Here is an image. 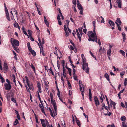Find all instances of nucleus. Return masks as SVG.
I'll return each mask as SVG.
<instances>
[{
	"instance_id": "f257e3e1",
	"label": "nucleus",
	"mask_w": 127,
	"mask_h": 127,
	"mask_svg": "<svg viewBox=\"0 0 127 127\" xmlns=\"http://www.w3.org/2000/svg\"><path fill=\"white\" fill-rule=\"evenodd\" d=\"M88 35L89 37L88 40L89 41H94V40L96 39V37H97L96 33H93L92 31L88 32Z\"/></svg>"
},
{
	"instance_id": "f03ea898",
	"label": "nucleus",
	"mask_w": 127,
	"mask_h": 127,
	"mask_svg": "<svg viewBox=\"0 0 127 127\" xmlns=\"http://www.w3.org/2000/svg\"><path fill=\"white\" fill-rule=\"evenodd\" d=\"M82 69L83 70L85 71V72L89 74V73L90 68L88 67V64L87 62L82 63Z\"/></svg>"
},
{
	"instance_id": "7ed1b4c3",
	"label": "nucleus",
	"mask_w": 127,
	"mask_h": 127,
	"mask_svg": "<svg viewBox=\"0 0 127 127\" xmlns=\"http://www.w3.org/2000/svg\"><path fill=\"white\" fill-rule=\"evenodd\" d=\"M10 41L13 47L16 46H18L19 45V42L16 39L11 38V39Z\"/></svg>"
},
{
	"instance_id": "20e7f679",
	"label": "nucleus",
	"mask_w": 127,
	"mask_h": 127,
	"mask_svg": "<svg viewBox=\"0 0 127 127\" xmlns=\"http://www.w3.org/2000/svg\"><path fill=\"white\" fill-rule=\"evenodd\" d=\"M80 82L81 83V81H80V90L81 92V94L82 96H83V99H84V90L85 86H84L82 84H80Z\"/></svg>"
},
{
	"instance_id": "39448f33",
	"label": "nucleus",
	"mask_w": 127,
	"mask_h": 127,
	"mask_svg": "<svg viewBox=\"0 0 127 127\" xmlns=\"http://www.w3.org/2000/svg\"><path fill=\"white\" fill-rule=\"evenodd\" d=\"M5 88L6 90L9 91L11 89V86L10 84L5 83L4 84Z\"/></svg>"
},
{
	"instance_id": "423d86ee",
	"label": "nucleus",
	"mask_w": 127,
	"mask_h": 127,
	"mask_svg": "<svg viewBox=\"0 0 127 127\" xmlns=\"http://www.w3.org/2000/svg\"><path fill=\"white\" fill-rule=\"evenodd\" d=\"M95 102L96 106L98 107L99 104V102L97 97L95 96L94 97Z\"/></svg>"
},
{
	"instance_id": "0eeeda50",
	"label": "nucleus",
	"mask_w": 127,
	"mask_h": 127,
	"mask_svg": "<svg viewBox=\"0 0 127 127\" xmlns=\"http://www.w3.org/2000/svg\"><path fill=\"white\" fill-rule=\"evenodd\" d=\"M38 41L39 42V43H40V46H41V47L42 48V49L43 48V46L42 45L44 44V39L43 38H42V42H41V40L39 38V37H38Z\"/></svg>"
},
{
	"instance_id": "6e6552de",
	"label": "nucleus",
	"mask_w": 127,
	"mask_h": 127,
	"mask_svg": "<svg viewBox=\"0 0 127 127\" xmlns=\"http://www.w3.org/2000/svg\"><path fill=\"white\" fill-rule=\"evenodd\" d=\"M51 103L53 105L55 110L56 109V108H57L56 103L55 100L53 99L51 100Z\"/></svg>"
},
{
	"instance_id": "1a4fd4ad",
	"label": "nucleus",
	"mask_w": 127,
	"mask_h": 127,
	"mask_svg": "<svg viewBox=\"0 0 127 127\" xmlns=\"http://www.w3.org/2000/svg\"><path fill=\"white\" fill-rule=\"evenodd\" d=\"M37 84L38 89L37 92L38 93V92H39L40 93H41V89L40 84V83L38 82L37 83Z\"/></svg>"
},
{
	"instance_id": "9d476101",
	"label": "nucleus",
	"mask_w": 127,
	"mask_h": 127,
	"mask_svg": "<svg viewBox=\"0 0 127 127\" xmlns=\"http://www.w3.org/2000/svg\"><path fill=\"white\" fill-rule=\"evenodd\" d=\"M81 57L82 58V63H85L86 62V59L84 56V55L83 54H82L81 55Z\"/></svg>"
},
{
	"instance_id": "9b49d317",
	"label": "nucleus",
	"mask_w": 127,
	"mask_h": 127,
	"mask_svg": "<svg viewBox=\"0 0 127 127\" xmlns=\"http://www.w3.org/2000/svg\"><path fill=\"white\" fill-rule=\"evenodd\" d=\"M89 98L90 99V101H92V95L91 91V89H89Z\"/></svg>"
},
{
	"instance_id": "f8f14e48",
	"label": "nucleus",
	"mask_w": 127,
	"mask_h": 127,
	"mask_svg": "<svg viewBox=\"0 0 127 127\" xmlns=\"http://www.w3.org/2000/svg\"><path fill=\"white\" fill-rule=\"evenodd\" d=\"M83 8L82 6L80 4V14L83 15Z\"/></svg>"
},
{
	"instance_id": "ddd939ff",
	"label": "nucleus",
	"mask_w": 127,
	"mask_h": 127,
	"mask_svg": "<svg viewBox=\"0 0 127 127\" xmlns=\"http://www.w3.org/2000/svg\"><path fill=\"white\" fill-rule=\"evenodd\" d=\"M106 79L109 82H110L109 79V78L108 75L107 73H106L104 75Z\"/></svg>"
},
{
	"instance_id": "4468645a",
	"label": "nucleus",
	"mask_w": 127,
	"mask_h": 127,
	"mask_svg": "<svg viewBox=\"0 0 127 127\" xmlns=\"http://www.w3.org/2000/svg\"><path fill=\"white\" fill-rule=\"evenodd\" d=\"M117 2L118 4V7L120 8H121V4L120 0H117Z\"/></svg>"
},
{
	"instance_id": "2eb2a0df",
	"label": "nucleus",
	"mask_w": 127,
	"mask_h": 127,
	"mask_svg": "<svg viewBox=\"0 0 127 127\" xmlns=\"http://www.w3.org/2000/svg\"><path fill=\"white\" fill-rule=\"evenodd\" d=\"M44 23H45V24L48 27L49 25V24L48 22L46 17L44 16Z\"/></svg>"
},
{
	"instance_id": "dca6fc26",
	"label": "nucleus",
	"mask_w": 127,
	"mask_h": 127,
	"mask_svg": "<svg viewBox=\"0 0 127 127\" xmlns=\"http://www.w3.org/2000/svg\"><path fill=\"white\" fill-rule=\"evenodd\" d=\"M122 34V35L123 41L125 42L126 39L125 34L124 32H123Z\"/></svg>"
},
{
	"instance_id": "f3484780",
	"label": "nucleus",
	"mask_w": 127,
	"mask_h": 127,
	"mask_svg": "<svg viewBox=\"0 0 127 127\" xmlns=\"http://www.w3.org/2000/svg\"><path fill=\"white\" fill-rule=\"evenodd\" d=\"M27 85L28 86L29 88V89L30 90H33V86L32 84H29V85Z\"/></svg>"
},
{
	"instance_id": "a211bd4d",
	"label": "nucleus",
	"mask_w": 127,
	"mask_h": 127,
	"mask_svg": "<svg viewBox=\"0 0 127 127\" xmlns=\"http://www.w3.org/2000/svg\"><path fill=\"white\" fill-rule=\"evenodd\" d=\"M27 44L28 49L29 50V51L30 52L32 49L30 46V43L29 42L27 43Z\"/></svg>"
},
{
	"instance_id": "6ab92c4d",
	"label": "nucleus",
	"mask_w": 127,
	"mask_h": 127,
	"mask_svg": "<svg viewBox=\"0 0 127 127\" xmlns=\"http://www.w3.org/2000/svg\"><path fill=\"white\" fill-rule=\"evenodd\" d=\"M4 69L5 70H7L8 68V66L6 63H4Z\"/></svg>"
},
{
	"instance_id": "aec40b11",
	"label": "nucleus",
	"mask_w": 127,
	"mask_h": 127,
	"mask_svg": "<svg viewBox=\"0 0 127 127\" xmlns=\"http://www.w3.org/2000/svg\"><path fill=\"white\" fill-rule=\"evenodd\" d=\"M83 26L84 29H83V31L86 34L87 29L86 28V25L85 22H84V23Z\"/></svg>"
},
{
	"instance_id": "412c9836",
	"label": "nucleus",
	"mask_w": 127,
	"mask_h": 127,
	"mask_svg": "<svg viewBox=\"0 0 127 127\" xmlns=\"http://www.w3.org/2000/svg\"><path fill=\"white\" fill-rule=\"evenodd\" d=\"M108 23L111 26H114L115 25L114 23L111 20L109 21Z\"/></svg>"
},
{
	"instance_id": "4be33fe9",
	"label": "nucleus",
	"mask_w": 127,
	"mask_h": 127,
	"mask_svg": "<svg viewBox=\"0 0 127 127\" xmlns=\"http://www.w3.org/2000/svg\"><path fill=\"white\" fill-rule=\"evenodd\" d=\"M30 52L31 53L32 55H33V57H34L36 55V52H35V51L34 50H32Z\"/></svg>"
},
{
	"instance_id": "5701e85b",
	"label": "nucleus",
	"mask_w": 127,
	"mask_h": 127,
	"mask_svg": "<svg viewBox=\"0 0 127 127\" xmlns=\"http://www.w3.org/2000/svg\"><path fill=\"white\" fill-rule=\"evenodd\" d=\"M6 18L9 21H10V18L9 17V14L8 12L7 13L6 12Z\"/></svg>"
},
{
	"instance_id": "b1692460",
	"label": "nucleus",
	"mask_w": 127,
	"mask_h": 127,
	"mask_svg": "<svg viewBox=\"0 0 127 127\" xmlns=\"http://www.w3.org/2000/svg\"><path fill=\"white\" fill-rule=\"evenodd\" d=\"M121 120L122 121L126 120V118L124 116H122L121 118Z\"/></svg>"
},
{
	"instance_id": "393cba45",
	"label": "nucleus",
	"mask_w": 127,
	"mask_h": 127,
	"mask_svg": "<svg viewBox=\"0 0 127 127\" xmlns=\"http://www.w3.org/2000/svg\"><path fill=\"white\" fill-rule=\"evenodd\" d=\"M115 22H117V23H119V25H121V22L120 19L119 18H118L116 20V21Z\"/></svg>"
},
{
	"instance_id": "a878e982",
	"label": "nucleus",
	"mask_w": 127,
	"mask_h": 127,
	"mask_svg": "<svg viewBox=\"0 0 127 127\" xmlns=\"http://www.w3.org/2000/svg\"><path fill=\"white\" fill-rule=\"evenodd\" d=\"M120 52L122 54L123 56H124L125 58V53L124 51L122 50H120Z\"/></svg>"
},
{
	"instance_id": "bb28decb",
	"label": "nucleus",
	"mask_w": 127,
	"mask_h": 127,
	"mask_svg": "<svg viewBox=\"0 0 127 127\" xmlns=\"http://www.w3.org/2000/svg\"><path fill=\"white\" fill-rule=\"evenodd\" d=\"M18 46H15L14 47H13L14 49L17 52H19V49L18 48Z\"/></svg>"
},
{
	"instance_id": "cd10ccee",
	"label": "nucleus",
	"mask_w": 127,
	"mask_h": 127,
	"mask_svg": "<svg viewBox=\"0 0 127 127\" xmlns=\"http://www.w3.org/2000/svg\"><path fill=\"white\" fill-rule=\"evenodd\" d=\"M103 97L104 98L103 94H101V96H100V99L101 100V102L103 101Z\"/></svg>"
},
{
	"instance_id": "c85d7f7f",
	"label": "nucleus",
	"mask_w": 127,
	"mask_h": 127,
	"mask_svg": "<svg viewBox=\"0 0 127 127\" xmlns=\"http://www.w3.org/2000/svg\"><path fill=\"white\" fill-rule=\"evenodd\" d=\"M48 109H49L50 112V115H51L52 117H54V115L53 113V112L51 110V109L50 107H49Z\"/></svg>"
},
{
	"instance_id": "c756f323",
	"label": "nucleus",
	"mask_w": 127,
	"mask_h": 127,
	"mask_svg": "<svg viewBox=\"0 0 127 127\" xmlns=\"http://www.w3.org/2000/svg\"><path fill=\"white\" fill-rule=\"evenodd\" d=\"M25 78H26V83L27 84V85H29V81L28 80V78L27 76H25Z\"/></svg>"
},
{
	"instance_id": "7c9ffc66",
	"label": "nucleus",
	"mask_w": 127,
	"mask_h": 127,
	"mask_svg": "<svg viewBox=\"0 0 127 127\" xmlns=\"http://www.w3.org/2000/svg\"><path fill=\"white\" fill-rule=\"evenodd\" d=\"M111 50L109 49L107 51V55L108 56H110L111 53Z\"/></svg>"
},
{
	"instance_id": "2f4dec72",
	"label": "nucleus",
	"mask_w": 127,
	"mask_h": 127,
	"mask_svg": "<svg viewBox=\"0 0 127 127\" xmlns=\"http://www.w3.org/2000/svg\"><path fill=\"white\" fill-rule=\"evenodd\" d=\"M115 23L117 26L118 29L120 31H121V27L120 26V25H119L117 23V22H115Z\"/></svg>"
},
{
	"instance_id": "473e14b6",
	"label": "nucleus",
	"mask_w": 127,
	"mask_h": 127,
	"mask_svg": "<svg viewBox=\"0 0 127 127\" xmlns=\"http://www.w3.org/2000/svg\"><path fill=\"white\" fill-rule=\"evenodd\" d=\"M31 65H30L31 66V67L32 68V69L33 70L34 72H35V68L33 66V65L32 63H31Z\"/></svg>"
},
{
	"instance_id": "72a5a7b5",
	"label": "nucleus",
	"mask_w": 127,
	"mask_h": 127,
	"mask_svg": "<svg viewBox=\"0 0 127 127\" xmlns=\"http://www.w3.org/2000/svg\"><path fill=\"white\" fill-rule=\"evenodd\" d=\"M13 79V81L15 83V85L16 86V80H15V75H13L12 76Z\"/></svg>"
},
{
	"instance_id": "f704fd0d",
	"label": "nucleus",
	"mask_w": 127,
	"mask_h": 127,
	"mask_svg": "<svg viewBox=\"0 0 127 127\" xmlns=\"http://www.w3.org/2000/svg\"><path fill=\"white\" fill-rule=\"evenodd\" d=\"M62 65L63 66V68H65L64 67V64H65V62L64 60H63L62 62Z\"/></svg>"
},
{
	"instance_id": "c9c22d12",
	"label": "nucleus",
	"mask_w": 127,
	"mask_h": 127,
	"mask_svg": "<svg viewBox=\"0 0 127 127\" xmlns=\"http://www.w3.org/2000/svg\"><path fill=\"white\" fill-rule=\"evenodd\" d=\"M18 121L17 119H16L14 122V125H16L18 123Z\"/></svg>"
},
{
	"instance_id": "e433bc0d",
	"label": "nucleus",
	"mask_w": 127,
	"mask_h": 127,
	"mask_svg": "<svg viewBox=\"0 0 127 127\" xmlns=\"http://www.w3.org/2000/svg\"><path fill=\"white\" fill-rule=\"evenodd\" d=\"M40 120L42 125L45 124L44 123L45 121L44 119L43 120L42 119H40Z\"/></svg>"
},
{
	"instance_id": "4c0bfd02",
	"label": "nucleus",
	"mask_w": 127,
	"mask_h": 127,
	"mask_svg": "<svg viewBox=\"0 0 127 127\" xmlns=\"http://www.w3.org/2000/svg\"><path fill=\"white\" fill-rule=\"evenodd\" d=\"M106 127H116L114 124H112L111 125H108Z\"/></svg>"
},
{
	"instance_id": "58836bf2",
	"label": "nucleus",
	"mask_w": 127,
	"mask_h": 127,
	"mask_svg": "<svg viewBox=\"0 0 127 127\" xmlns=\"http://www.w3.org/2000/svg\"><path fill=\"white\" fill-rule=\"evenodd\" d=\"M18 25H19L17 23H16V22L15 23H14V26L15 27V28H17V27L18 26Z\"/></svg>"
},
{
	"instance_id": "ea45409f",
	"label": "nucleus",
	"mask_w": 127,
	"mask_h": 127,
	"mask_svg": "<svg viewBox=\"0 0 127 127\" xmlns=\"http://www.w3.org/2000/svg\"><path fill=\"white\" fill-rule=\"evenodd\" d=\"M76 32L77 33V36L79 39V32L78 31V30L77 29H76Z\"/></svg>"
},
{
	"instance_id": "a19ab883",
	"label": "nucleus",
	"mask_w": 127,
	"mask_h": 127,
	"mask_svg": "<svg viewBox=\"0 0 127 127\" xmlns=\"http://www.w3.org/2000/svg\"><path fill=\"white\" fill-rule=\"evenodd\" d=\"M28 34H29V36H31V35H32V32L31 31V30H28Z\"/></svg>"
},
{
	"instance_id": "79ce46f5",
	"label": "nucleus",
	"mask_w": 127,
	"mask_h": 127,
	"mask_svg": "<svg viewBox=\"0 0 127 127\" xmlns=\"http://www.w3.org/2000/svg\"><path fill=\"white\" fill-rule=\"evenodd\" d=\"M75 117L76 118V122L77 123V124L78 125L79 127V120H77V119L76 118V116H75Z\"/></svg>"
},
{
	"instance_id": "37998d69",
	"label": "nucleus",
	"mask_w": 127,
	"mask_h": 127,
	"mask_svg": "<svg viewBox=\"0 0 127 127\" xmlns=\"http://www.w3.org/2000/svg\"><path fill=\"white\" fill-rule=\"evenodd\" d=\"M46 123L47 127H50V126L49 123L46 120Z\"/></svg>"
},
{
	"instance_id": "c03bdc74",
	"label": "nucleus",
	"mask_w": 127,
	"mask_h": 127,
	"mask_svg": "<svg viewBox=\"0 0 127 127\" xmlns=\"http://www.w3.org/2000/svg\"><path fill=\"white\" fill-rule=\"evenodd\" d=\"M122 126L123 127H127V126L126 125L124 122H122Z\"/></svg>"
},
{
	"instance_id": "a18cd8bd",
	"label": "nucleus",
	"mask_w": 127,
	"mask_h": 127,
	"mask_svg": "<svg viewBox=\"0 0 127 127\" xmlns=\"http://www.w3.org/2000/svg\"><path fill=\"white\" fill-rule=\"evenodd\" d=\"M57 108H56V109L54 111H53V113L54 114V116L55 117L57 115Z\"/></svg>"
},
{
	"instance_id": "49530a36",
	"label": "nucleus",
	"mask_w": 127,
	"mask_h": 127,
	"mask_svg": "<svg viewBox=\"0 0 127 127\" xmlns=\"http://www.w3.org/2000/svg\"><path fill=\"white\" fill-rule=\"evenodd\" d=\"M73 77L74 80H78V79H77V76L75 75H75H73Z\"/></svg>"
},
{
	"instance_id": "de8ad7c7",
	"label": "nucleus",
	"mask_w": 127,
	"mask_h": 127,
	"mask_svg": "<svg viewBox=\"0 0 127 127\" xmlns=\"http://www.w3.org/2000/svg\"><path fill=\"white\" fill-rule=\"evenodd\" d=\"M111 105H112L113 106L115 105L116 103L112 101H111L110 102Z\"/></svg>"
},
{
	"instance_id": "09e8293b",
	"label": "nucleus",
	"mask_w": 127,
	"mask_h": 127,
	"mask_svg": "<svg viewBox=\"0 0 127 127\" xmlns=\"http://www.w3.org/2000/svg\"><path fill=\"white\" fill-rule=\"evenodd\" d=\"M64 30L65 31V32H66L67 31V28H66V25H64Z\"/></svg>"
},
{
	"instance_id": "8fccbe9b",
	"label": "nucleus",
	"mask_w": 127,
	"mask_h": 127,
	"mask_svg": "<svg viewBox=\"0 0 127 127\" xmlns=\"http://www.w3.org/2000/svg\"><path fill=\"white\" fill-rule=\"evenodd\" d=\"M50 98H51V100L53 99V95H52V93H50Z\"/></svg>"
},
{
	"instance_id": "3c124183",
	"label": "nucleus",
	"mask_w": 127,
	"mask_h": 127,
	"mask_svg": "<svg viewBox=\"0 0 127 127\" xmlns=\"http://www.w3.org/2000/svg\"><path fill=\"white\" fill-rule=\"evenodd\" d=\"M65 35L66 36H68L69 35V33L68 32V31H67L66 32H65Z\"/></svg>"
},
{
	"instance_id": "603ef678",
	"label": "nucleus",
	"mask_w": 127,
	"mask_h": 127,
	"mask_svg": "<svg viewBox=\"0 0 127 127\" xmlns=\"http://www.w3.org/2000/svg\"><path fill=\"white\" fill-rule=\"evenodd\" d=\"M11 100L14 103H16V101L14 98H11Z\"/></svg>"
},
{
	"instance_id": "864d4df0",
	"label": "nucleus",
	"mask_w": 127,
	"mask_h": 127,
	"mask_svg": "<svg viewBox=\"0 0 127 127\" xmlns=\"http://www.w3.org/2000/svg\"><path fill=\"white\" fill-rule=\"evenodd\" d=\"M72 2L73 4L76 6V0H73Z\"/></svg>"
},
{
	"instance_id": "5fc2aeb1",
	"label": "nucleus",
	"mask_w": 127,
	"mask_h": 127,
	"mask_svg": "<svg viewBox=\"0 0 127 127\" xmlns=\"http://www.w3.org/2000/svg\"><path fill=\"white\" fill-rule=\"evenodd\" d=\"M41 112L43 113L45 115V112L44 111V108H42L41 109Z\"/></svg>"
},
{
	"instance_id": "6e6d98bb",
	"label": "nucleus",
	"mask_w": 127,
	"mask_h": 127,
	"mask_svg": "<svg viewBox=\"0 0 127 127\" xmlns=\"http://www.w3.org/2000/svg\"><path fill=\"white\" fill-rule=\"evenodd\" d=\"M36 8L37 9V11H38V13L39 14V15H41V12H40V11L38 10V8L37 7V6H36Z\"/></svg>"
},
{
	"instance_id": "4d7b16f0",
	"label": "nucleus",
	"mask_w": 127,
	"mask_h": 127,
	"mask_svg": "<svg viewBox=\"0 0 127 127\" xmlns=\"http://www.w3.org/2000/svg\"><path fill=\"white\" fill-rule=\"evenodd\" d=\"M97 40V43H98L99 45H101V43L100 42V39H98Z\"/></svg>"
},
{
	"instance_id": "13d9d810",
	"label": "nucleus",
	"mask_w": 127,
	"mask_h": 127,
	"mask_svg": "<svg viewBox=\"0 0 127 127\" xmlns=\"http://www.w3.org/2000/svg\"><path fill=\"white\" fill-rule=\"evenodd\" d=\"M5 13H7L8 12V10H7V8L6 7V6L5 5Z\"/></svg>"
},
{
	"instance_id": "bf43d9fd",
	"label": "nucleus",
	"mask_w": 127,
	"mask_h": 127,
	"mask_svg": "<svg viewBox=\"0 0 127 127\" xmlns=\"http://www.w3.org/2000/svg\"><path fill=\"white\" fill-rule=\"evenodd\" d=\"M77 2H78L77 6L78 9L79 10V1L78 0H77Z\"/></svg>"
},
{
	"instance_id": "052dcab7",
	"label": "nucleus",
	"mask_w": 127,
	"mask_h": 127,
	"mask_svg": "<svg viewBox=\"0 0 127 127\" xmlns=\"http://www.w3.org/2000/svg\"><path fill=\"white\" fill-rule=\"evenodd\" d=\"M125 73V72L124 71L121 72L120 75L121 76H122Z\"/></svg>"
},
{
	"instance_id": "680f3d73",
	"label": "nucleus",
	"mask_w": 127,
	"mask_h": 127,
	"mask_svg": "<svg viewBox=\"0 0 127 127\" xmlns=\"http://www.w3.org/2000/svg\"><path fill=\"white\" fill-rule=\"evenodd\" d=\"M69 41L71 44L74 46V44L73 42L71 40H70Z\"/></svg>"
},
{
	"instance_id": "e2e57ef3",
	"label": "nucleus",
	"mask_w": 127,
	"mask_h": 127,
	"mask_svg": "<svg viewBox=\"0 0 127 127\" xmlns=\"http://www.w3.org/2000/svg\"><path fill=\"white\" fill-rule=\"evenodd\" d=\"M99 52H100L101 53H102L101 51L102 50V47L101 46H100L99 47Z\"/></svg>"
},
{
	"instance_id": "0e129e2a",
	"label": "nucleus",
	"mask_w": 127,
	"mask_h": 127,
	"mask_svg": "<svg viewBox=\"0 0 127 127\" xmlns=\"http://www.w3.org/2000/svg\"><path fill=\"white\" fill-rule=\"evenodd\" d=\"M68 59H69V60L70 62V63L71 64V63H72V61L71 60V59L70 58V56H69L68 57Z\"/></svg>"
},
{
	"instance_id": "69168bd1",
	"label": "nucleus",
	"mask_w": 127,
	"mask_h": 127,
	"mask_svg": "<svg viewBox=\"0 0 127 127\" xmlns=\"http://www.w3.org/2000/svg\"><path fill=\"white\" fill-rule=\"evenodd\" d=\"M17 119L19 120H20V116L19 114H17Z\"/></svg>"
},
{
	"instance_id": "338daca9",
	"label": "nucleus",
	"mask_w": 127,
	"mask_h": 127,
	"mask_svg": "<svg viewBox=\"0 0 127 127\" xmlns=\"http://www.w3.org/2000/svg\"><path fill=\"white\" fill-rule=\"evenodd\" d=\"M63 75L64 77H66V73L64 72V73H63Z\"/></svg>"
},
{
	"instance_id": "774afa93",
	"label": "nucleus",
	"mask_w": 127,
	"mask_h": 127,
	"mask_svg": "<svg viewBox=\"0 0 127 127\" xmlns=\"http://www.w3.org/2000/svg\"><path fill=\"white\" fill-rule=\"evenodd\" d=\"M121 106L123 107H125V105L123 103L121 102Z\"/></svg>"
}]
</instances>
